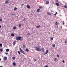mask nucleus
Wrapping results in <instances>:
<instances>
[{"instance_id": "f257e3e1", "label": "nucleus", "mask_w": 67, "mask_h": 67, "mask_svg": "<svg viewBox=\"0 0 67 67\" xmlns=\"http://www.w3.org/2000/svg\"><path fill=\"white\" fill-rule=\"evenodd\" d=\"M16 40H18V41H22L23 40V39L22 38V37L18 36V37H16Z\"/></svg>"}, {"instance_id": "f03ea898", "label": "nucleus", "mask_w": 67, "mask_h": 67, "mask_svg": "<svg viewBox=\"0 0 67 67\" xmlns=\"http://www.w3.org/2000/svg\"><path fill=\"white\" fill-rule=\"evenodd\" d=\"M35 50L36 51H39V52H41V48H40L38 47H36Z\"/></svg>"}, {"instance_id": "7ed1b4c3", "label": "nucleus", "mask_w": 67, "mask_h": 67, "mask_svg": "<svg viewBox=\"0 0 67 67\" xmlns=\"http://www.w3.org/2000/svg\"><path fill=\"white\" fill-rule=\"evenodd\" d=\"M20 52H21V53H23V54H24V55H25V52H24L22 50V49H21V48H20Z\"/></svg>"}, {"instance_id": "20e7f679", "label": "nucleus", "mask_w": 67, "mask_h": 67, "mask_svg": "<svg viewBox=\"0 0 67 67\" xmlns=\"http://www.w3.org/2000/svg\"><path fill=\"white\" fill-rule=\"evenodd\" d=\"M3 59L4 60H7V57L4 56L3 58Z\"/></svg>"}, {"instance_id": "39448f33", "label": "nucleus", "mask_w": 67, "mask_h": 67, "mask_svg": "<svg viewBox=\"0 0 67 67\" xmlns=\"http://www.w3.org/2000/svg\"><path fill=\"white\" fill-rule=\"evenodd\" d=\"M48 53V50H47L46 51V52L44 54V55H45V54H47Z\"/></svg>"}, {"instance_id": "423d86ee", "label": "nucleus", "mask_w": 67, "mask_h": 67, "mask_svg": "<svg viewBox=\"0 0 67 67\" xmlns=\"http://www.w3.org/2000/svg\"><path fill=\"white\" fill-rule=\"evenodd\" d=\"M13 65V66H16V63H15V62H14L12 63Z\"/></svg>"}, {"instance_id": "0eeeda50", "label": "nucleus", "mask_w": 67, "mask_h": 67, "mask_svg": "<svg viewBox=\"0 0 67 67\" xmlns=\"http://www.w3.org/2000/svg\"><path fill=\"white\" fill-rule=\"evenodd\" d=\"M49 3V2L48 1H47L46 2V4H48Z\"/></svg>"}, {"instance_id": "6e6552de", "label": "nucleus", "mask_w": 67, "mask_h": 67, "mask_svg": "<svg viewBox=\"0 0 67 67\" xmlns=\"http://www.w3.org/2000/svg\"><path fill=\"white\" fill-rule=\"evenodd\" d=\"M47 15H51V13L49 12H47Z\"/></svg>"}, {"instance_id": "1a4fd4ad", "label": "nucleus", "mask_w": 67, "mask_h": 67, "mask_svg": "<svg viewBox=\"0 0 67 67\" xmlns=\"http://www.w3.org/2000/svg\"><path fill=\"white\" fill-rule=\"evenodd\" d=\"M26 7L28 9H30V6L29 5H27L26 6Z\"/></svg>"}, {"instance_id": "9d476101", "label": "nucleus", "mask_w": 67, "mask_h": 67, "mask_svg": "<svg viewBox=\"0 0 67 67\" xmlns=\"http://www.w3.org/2000/svg\"><path fill=\"white\" fill-rule=\"evenodd\" d=\"M41 49L42 52H45V49H44V48H42Z\"/></svg>"}, {"instance_id": "9b49d317", "label": "nucleus", "mask_w": 67, "mask_h": 67, "mask_svg": "<svg viewBox=\"0 0 67 67\" xmlns=\"http://www.w3.org/2000/svg\"><path fill=\"white\" fill-rule=\"evenodd\" d=\"M9 3V0H7L6 1L5 3L7 4V3Z\"/></svg>"}, {"instance_id": "f8f14e48", "label": "nucleus", "mask_w": 67, "mask_h": 67, "mask_svg": "<svg viewBox=\"0 0 67 67\" xmlns=\"http://www.w3.org/2000/svg\"><path fill=\"white\" fill-rule=\"evenodd\" d=\"M56 5H57V7H58V6H59V4L58 3H56Z\"/></svg>"}, {"instance_id": "ddd939ff", "label": "nucleus", "mask_w": 67, "mask_h": 67, "mask_svg": "<svg viewBox=\"0 0 67 67\" xmlns=\"http://www.w3.org/2000/svg\"><path fill=\"white\" fill-rule=\"evenodd\" d=\"M55 24H55V25H57V26H58V25H59V24L58 23L56 22L55 23Z\"/></svg>"}, {"instance_id": "4468645a", "label": "nucleus", "mask_w": 67, "mask_h": 67, "mask_svg": "<svg viewBox=\"0 0 67 67\" xmlns=\"http://www.w3.org/2000/svg\"><path fill=\"white\" fill-rule=\"evenodd\" d=\"M40 9H38L37 10V12H40Z\"/></svg>"}, {"instance_id": "2eb2a0df", "label": "nucleus", "mask_w": 67, "mask_h": 67, "mask_svg": "<svg viewBox=\"0 0 67 67\" xmlns=\"http://www.w3.org/2000/svg\"><path fill=\"white\" fill-rule=\"evenodd\" d=\"M41 27V26H40V25H39L38 26H37L36 27V28H37V29H38V28H39L40 27Z\"/></svg>"}, {"instance_id": "dca6fc26", "label": "nucleus", "mask_w": 67, "mask_h": 67, "mask_svg": "<svg viewBox=\"0 0 67 67\" xmlns=\"http://www.w3.org/2000/svg\"><path fill=\"white\" fill-rule=\"evenodd\" d=\"M11 35V36H14L15 35L13 33Z\"/></svg>"}, {"instance_id": "f3484780", "label": "nucleus", "mask_w": 67, "mask_h": 67, "mask_svg": "<svg viewBox=\"0 0 67 67\" xmlns=\"http://www.w3.org/2000/svg\"><path fill=\"white\" fill-rule=\"evenodd\" d=\"M15 44H16V41H15L13 43V45H15Z\"/></svg>"}, {"instance_id": "a211bd4d", "label": "nucleus", "mask_w": 67, "mask_h": 67, "mask_svg": "<svg viewBox=\"0 0 67 67\" xmlns=\"http://www.w3.org/2000/svg\"><path fill=\"white\" fill-rule=\"evenodd\" d=\"M17 27H16L14 26L13 27V29L14 30H16V29Z\"/></svg>"}, {"instance_id": "6ab92c4d", "label": "nucleus", "mask_w": 67, "mask_h": 67, "mask_svg": "<svg viewBox=\"0 0 67 67\" xmlns=\"http://www.w3.org/2000/svg\"><path fill=\"white\" fill-rule=\"evenodd\" d=\"M26 47V46L23 45V48L24 49Z\"/></svg>"}, {"instance_id": "aec40b11", "label": "nucleus", "mask_w": 67, "mask_h": 67, "mask_svg": "<svg viewBox=\"0 0 67 67\" xmlns=\"http://www.w3.org/2000/svg\"><path fill=\"white\" fill-rule=\"evenodd\" d=\"M14 11H16L17 10V8L16 7H15L14 8Z\"/></svg>"}, {"instance_id": "412c9836", "label": "nucleus", "mask_w": 67, "mask_h": 67, "mask_svg": "<svg viewBox=\"0 0 67 67\" xmlns=\"http://www.w3.org/2000/svg\"><path fill=\"white\" fill-rule=\"evenodd\" d=\"M22 26V24H20L19 25V27H21Z\"/></svg>"}, {"instance_id": "4be33fe9", "label": "nucleus", "mask_w": 67, "mask_h": 67, "mask_svg": "<svg viewBox=\"0 0 67 67\" xmlns=\"http://www.w3.org/2000/svg\"><path fill=\"white\" fill-rule=\"evenodd\" d=\"M16 58L15 57H14V56L12 58L13 59L15 60V59Z\"/></svg>"}, {"instance_id": "5701e85b", "label": "nucleus", "mask_w": 67, "mask_h": 67, "mask_svg": "<svg viewBox=\"0 0 67 67\" xmlns=\"http://www.w3.org/2000/svg\"><path fill=\"white\" fill-rule=\"evenodd\" d=\"M6 51L7 52H8L9 51V49H7L6 50Z\"/></svg>"}, {"instance_id": "b1692460", "label": "nucleus", "mask_w": 67, "mask_h": 67, "mask_svg": "<svg viewBox=\"0 0 67 67\" xmlns=\"http://www.w3.org/2000/svg\"><path fill=\"white\" fill-rule=\"evenodd\" d=\"M0 51L2 52L3 51V49L2 48L1 49H0Z\"/></svg>"}, {"instance_id": "393cba45", "label": "nucleus", "mask_w": 67, "mask_h": 67, "mask_svg": "<svg viewBox=\"0 0 67 67\" xmlns=\"http://www.w3.org/2000/svg\"><path fill=\"white\" fill-rule=\"evenodd\" d=\"M27 34L28 36H29L30 35H31V34H30V33H28Z\"/></svg>"}, {"instance_id": "a878e982", "label": "nucleus", "mask_w": 67, "mask_h": 67, "mask_svg": "<svg viewBox=\"0 0 67 67\" xmlns=\"http://www.w3.org/2000/svg\"><path fill=\"white\" fill-rule=\"evenodd\" d=\"M56 60H57V58H55L54 59V61H56Z\"/></svg>"}, {"instance_id": "bb28decb", "label": "nucleus", "mask_w": 67, "mask_h": 67, "mask_svg": "<svg viewBox=\"0 0 67 67\" xmlns=\"http://www.w3.org/2000/svg\"><path fill=\"white\" fill-rule=\"evenodd\" d=\"M64 7L65 8V9H66V8H67V6L66 5H65L64 6Z\"/></svg>"}, {"instance_id": "cd10ccee", "label": "nucleus", "mask_w": 67, "mask_h": 67, "mask_svg": "<svg viewBox=\"0 0 67 67\" xmlns=\"http://www.w3.org/2000/svg\"><path fill=\"white\" fill-rule=\"evenodd\" d=\"M26 50L27 51V52H29V49H28L27 48L26 49Z\"/></svg>"}, {"instance_id": "c85d7f7f", "label": "nucleus", "mask_w": 67, "mask_h": 67, "mask_svg": "<svg viewBox=\"0 0 67 67\" xmlns=\"http://www.w3.org/2000/svg\"><path fill=\"white\" fill-rule=\"evenodd\" d=\"M42 6H40L39 7V8H40V9H41V8H42Z\"/></svg>"}, {"instance_id": "c756f323", "label": "nucleus", "mask_w": 67, "mask_h": 67, "mask_svg": "<svg viewBox=\"0 0 67 67\" xmlns=\"http://www.w3.org/2000/svg\"><path fill=\"white\" fill-rule=\"evenodd\" d=\"M2 43L0 44V47H2Z\"/></svg>"}, {"instance_id": "7c9ffc66", "label": "nucleus", "mask_w": 67, "mask_h": 67, "mask_svg": "<svg viewBox=\"0 0 67 67\" xmlns=\"http://www.w3.org/2000/svg\"><path fill=\"white\" fill-rule=\"evenodd\" d=\"M52 47H55V44H53V45Z\"/></svg>"}, {"instance_id": "2f4dec72", "label": "nucleus", "mask_w": 67, "mask_h": 67, "mask_svg": "<svg viewBox=\"0 0 67 67\" xmlns=\"http://www.w3.org/2000/svg\"><path fill=\"white\" fill-rule=\"evenodd\" d=\"M18 53L19 54H21V52H20V51H18Z\"/></svg>"}, {"instance_id": "473e14b6", "label": "nucleus", "mask_w": 67, "mask_h": 67, "mask_svg": "<svg viewBox=\"0 0 67 67\" xmlns=\"http://www.w3.org/2000/svg\"><path fill=\"white\" fill-rule=\"evenodd\" d=\"M5 54H6V55H7L8 54V53L7 52L5 53Z\"/></svg>"}, {"instance_id": "72a5a7b5", "label": "nucleus", "mask_w": 67, "mask_h": 67, "mask_svg": "<svg viewBox=\"0 0 67 67\" xmlns=\"http://www.w3.org/2000/svg\"><path fill=\"white\" fill-rule=\"evenodd\" d=\"M50 39L51 40H53V37L51 38Z\"/></svg>"}, {"instance_id": "f704fd0d", "label": "nucleus", "mask_w": 67, "mask_h": 67, "mask_svg": "<svg viewBox=\"0 0 67 67\" xmlns=\"http://www.w3.org/2000/svg\"><path fill=\"white\" fill-rule=\"evenodd\" d=\"M67 41H65V44H67Z\"/></svg>"}, {"instance_id": "c9c22d12", "label": "nucleus", "mask_w": 67, "mask_h": 67, "mask_svg": "<svg viewBox=\"0 0 67 67\" xmlns=\"http://www.w3.org/2000/svg\"><path fill=\"white\" fill-rule=\"evenodd\" d=\"M65 60H63L62 61V62L63 63H65Z\"/></svg>"}, {"instance_id": "e433bc0d", "label": "nucleus", "mask_w": 67, "mask_h": 67, "mask_svg": "<svg viewBox=\"0 0 67 67\" xmlns=\"http://www.w3.org/2000/svg\"><path fill=\"white\" fill-rule=\"evenodd\" d=\"M44 67H48V65H46L45 66H44Z\"/></svg>"}, {"instance_id": "4c0bfd02", "label": "nucleus", "mask_w": 67, "mask_h": 67, "mask_svg": "<svg viewBox=\"0 0 67 67\" xmlns=\"http://www.w3.org/2000/svg\"><path fill=\"white\" fill-rule=\"evenodd\" d=\"M2 21V19H0V21L1 22Z\"/></svg>"}, {"instance_id": "58836bf2", "label": "nucleus", "mask_w": 67, "mask_h": 67, "mask_svg": "<svg viewBox=\"0 0 67 67\" xmlns=\"http://www.w3.org/2000/svg\"><path fill=\"white\" fill-rule=\"evenodd\" d=\"M36 60H36V59H34V61L35 62H36Z\"/></svg>"}, {"instance_id": "ea45409f", "label": "nucleus", "mask_w": 67, "mask_h": 67, "mask_svg": "<svg viewBox=\"0 0 67 67\" xmlns=\"http://www.w3.org/2000/svg\"><path fill=\"white\" fill-rule=\"evenodd\" d=\"M63 23V25H64V24H64V22H63L62 23Z\"/></svg>"}, {"instance_id": "a19ab883", "label": "nucleus", "mask_w": 67, "mask_h": 67, "mask_svg": "<svg viewBox=\"0 0 67 67\" xmlns=\"http://www.w3.org/2000/svg\"><path fill=\"white\" fill-rule=\"evenodd\" d=\"M26 19V18H24V19L23 20V21H24V20H25V19Z\"/></svg>"}, {"instance_id": "79ce46f5", "label": "nucleus", "mask_w": 67, "mask_h": 67, "mask_svg": "<svg viewBox=\"0 0 67 67\" xmlns=\"http://www.w3.org/2000/svg\"><path fill=\"white\" fill-rule=\"evenodd\" d=\"M58 0H56L55 1H56V2H58Z\"/></svg>"}, {"instance_id": "37998d69", "label": "nucleus", "mask_w": 67, "mask_h": 67, "mask_svg": "<svg viewBox=\"0 0 67 67\" xmlns=\"http://www.w3.org/2000/svg\"><path fill=\"white\" fill-rule=\"evenodd\" d=\"M57 57H59V55H57Z\"/></svg>"}, {"instance_id": "c03bdc74", "label": "nucleus", "mask_w": 67, "mask_h": 67, "mask_svg": "<svg viewBox=\"0 0 67 67\" xmlns=\"http://www.w3.org/2000/svg\"><path fill=\"white\" fill-rule=\"evenodd\" d=\"M22 5L23 6V5H24V4H22Z\"/></svg>"}, {"instance_id": "a18cd8bd", "label": "nucleus", "mask_w": 67, "mask_h": 67, "mask_svg": "<svg viewBox=\"0 0 67 67\" xmlns=\"http://www.w3.org/2000/svg\"><path fill=\"white\" fill-rule=\"evenodd\" d=\"M54 15L56 16V14H54Z\"/></svg>"}, {"instance_id": "49530a36", "label": "nucleus", "mask_w": 67, "mask_h": 67, "mask_svg": "<svg viewBox=\"0 0 67 67\" xmlns=\"http://www.w3.org/2000/svg\"><path fill=\"white\" fill-rule=\"evenodd\" d=\"M55 14H57V12H56L55 13Z\"/></svg>"}, {"instance_id": "de8ad7c7", "label": "nucleus", "mask_w": 67, "mask_h": 67, "mask_svg": "<svg viewBox=\"0 0 67 67\" xmlns=\"http://www.w3.org/2000/svg\"><path fill=\"white\" fill-rule=\"evenodd\" d=\"M1 26L0 25V28H1Z\"/></svg>"}, {"instance_id": "09e8293b", "label": "nucleus", "mask_w": 67, "mask_h": 67, "mask_svg": "<svg viewBox=\"0 0 67 67\" xmlns=\"http://www.w3.org/2000/svg\"><path fill=\"white\" fill-rule=\"evenodd\" d=\"M0 67H3V66H0Z\"/></svg>"}, {"instance_id": "8fccbe9b", "label": "nucleus", "mask_w": 67, "mask_h": 67, "mask_svg": "<svg viewBox=\"0 0 67 67\" xmlns=\"http://www.w3.org/2000/svg\"><path fill=\"white\" fill-rule=\"evenodd\" d=\"M12 15H15V14Z\"/></svg>"}, {"instance_id": "3c124183", "label": "nucleus", "mask_w": 67, "mask_h": 67, "mask_svg": "<svg viewBox=\"0 0 67 67\" xmlns=\"http://www.w3.org/2000/svg\"><path fill=\"white\" fill-rule=\"evenodd\" d=\"M1 59L0 58V61H1Z\"/></svg>"}, {"instance_id": "603ef678", "label": "nucleus", "mask_w": 67, "mask_h": 67, "mask_svg": "<svg viewBox=\"0 0 67 67\" xmlns=\"http://www.w3.org/2000/svg\"><path fill=\"white\" fill-rule=\"evenodd\" d=\"M66 44H65V45H66Z\"/></svg>"}]
</instances>
